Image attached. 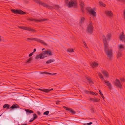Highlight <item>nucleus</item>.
Returning a JSON list of instances; mask_svg holds the SVG:
<instances>
[{
    "label": "nucleus",
    "instance_id": "obj_52",
    "mask_svg": "<svg viewBox=\"0 0 125 125\" xmlns=\"http://www.w3.org/2000/svg\"><path fill=\"white\" fill-rule=\"evenodd\" d=\"M35 119H34V118H32L31 119H30V120L29 122H32Z\"/></svg>",
    "mask_w": 125,
    "mask_h": 125
},
{
    "label": "nucleus",
    "instance_id": "obj_3",
    "mask_svg": "<svg viewBox=\"0 0 125 125\" xmlns=\"http://www.w3.org/2000/svg\"><path fill=\"white\" fill-rule=\"evenodd\" d=\"M104 49L106 53L108 56L109 58H111L112 57V50L111 49L109 50L107 49H108V45L107 46V48L106 49L104 48Z\"/></svg>",
    "mask_w": 125,
    "mask_h": 125
},
{
    "label": "nucleus",
    "instance_id": "obj_26",
    "mask_svg": "<svg viewBox=\"0 0 125 125\" xmlns=\"http://www.w3.org/2000/svg\"><path fill=\"white\" fill-rule=\"evenodd\" d=\"M48 19L44 18V19H41V20H36L37 21H38L41 22L42 21H46L48 20Z\"/></svg>",
    "mask_w": 125,
    "mask_h": 125
},
{
    "label": "nucleus",
    "instance_id": "obj_24",
    "mask_svg": "<svg viewBox=\"0 0 125 125\" xmlns=\"http://www.w3.org/2000/svg\"><path fill=\"white\" fill-rule=\"evenodd\" d=\"M89 13L92 15L94 16H95L96 15V12H95L93 10H91Z\"/></svg>",
    "mask_w": 125,
    "mask_h": 125
},
{
    "label": "nucleus",
    "instance_id": "obj_32",
    "mask_svg": "<svg viewBox=\"0 0 125 125\" xmlns=\"http://www.w3.org/2000/svg\"><path fill=\"white\" fill-rule=\"evenodd\" d=\"M99 4L100 5H101L104 7H105L106 5L105 4H104L101 1L99 2Z\"/></svg>",
    "mask_w": 125,
    "mask_h": 125
},
{
    "label": "nucleus",
    "instance_id": "obj_20",
    "mask_svg": "<svg viewBox=\"0 0 125 125\" xmlns=\"http://www.w3.org/2000/svg\"><path fill=\"white\" fill-rule=\"evenodd\" d=\"M122 51H118V52L117 54V58H120L122 56Z\"/></svg>",
    "mask_w": 125,
    "mask_h": 125
},
{
    "label": "nucleus",
    "instance_id": "obj_25",
    "mask_svg": "<svg viewBox=\"0 0 125 125\" xmlns=\"http://www.w3.org/2000/svg\"><path fill=\"white\" fill-rule=\"evenodd\" d=\"M10 106V105L8 104H4L3 106V108H6L7 109H9Z\"/></svg>",
    "mask_w": 125,
    "mask_h": 125
},
{
    "label": "nucleus",
    "instance_id": "obj_63",
    "mask_svg": "<svg viewBox=\"0 0 125 125\" xmlns=\"http://www.w3.org/2000/svg\"><path fill=\"white\" fill-rule=\"evenodd\" d=\"M49 90H50V92L52 90H53V89L52 88L51 89H49Z\"/></svg>",
    "mask_w": 125,
    "mask_h": 125
},
{
    "label": "nucleus",
    "instance_id": "obj_30",
    "mask_svg": "<svg viewBox=\"0 0 125 125\" xmlns=\"http://www.w3.org/2000/svg\"><path fill=\"white\" fill-rule=\"evenodd\" d=\"M84 92L87 94H91V91H89L87 90H84Z\"/></svg>",
    "mask_w": 125,
    "mask_h": 125
},
{
    "label": "nucleus",
    "instance_id": "obj_10",
    "mask_svg": "<svg viewBox=\"0 0 125 125\" xmlns=\"http://www.w3.org/2000/svg\"><path fill=\"white\" fill-rule=\"evenodd\" d=\"M42 6H43L44 7H46L47 8H48V9H52L53 7L52 6H48L47 4L46 3H42V1L41 2H40V4Z\"/></svg>",
    "mask_w": 125,
    "mask_h": 125
},
{
    "label": "nucleus",
    "instance_id": "obj_16",
    "mask_svg": "<svg viewBox=\"0 0 125 125\" xmlns=\"http://www.w3.org/2000/svg\"><path fill=\"white\" fill-rule=\"evenodd\" d=\"M118 50L119 51H122L121 50L123 49L124 48V45L122 44H119L118 45Z\"/></svg>",
    "mask_w": 125,
    "mask_h": 125
},
{
    "label": "nucleus",
    "instance_id": "obj_12",
    "mask_svg": "<svg viewBox=\"0 0 125 125\" xmlns=\"http://www.w3.org/2000/svg\"><path fill=\"white\" fill-rule=\"evenodd\" d=\"M120 39L122 41H125V34L123 32H122V34H120Z\"/></svg>",
    "mask_w": 125,
    "mask_h": 125
},
{
    "label": "nucleus",
    "instance_id": "obj_31",
    "mask_svg": "<svg viewBox=\"0 0 125 125\" xmlns=\"http://www.w3.org/2000/svg\"><path fill=\"white\" fill-rule=\"evenodd\" d=\"M68 52H74L73 49H69L67 50Z\"/></svg>",
    "mask_w": 125,
    "mask_h": 125
},
{
    "label": "nucleus",
    "instance_id": "obj_58",
    "mask_svg": "<svg viewBox=\"0 0 125 125\" xmlns=\"http://www.w3.org/2000/svg\"><path fill=\"white\" fill-rule=\"evenodd\" d=\"M19 28L20 29H23V27L19 26Z\"/></svg>",
    "mask_w": 125,
    "mask_h": 125
},
{
    "label": "nucleus",
    "instance_id": "obj_56",
    "mask_svg": "<svg viewBox=\"0 0 125 125\" xmlns=\"http://www.w3.org/2000/svg\"><path fill=\"white\" fill-rule=\"evenodd\" d=\"M37 113L39 115H40L41 114L40 113L39 111H37Z\"/></svg>",
    "mask_w": 125,
    "mask_h": 125
},
{
    "label": "nucleus",
    "instance_id": "obj_41",
    "mask_svg": "<svg viewBox=\"0 0 125 125\" xmlns=\"http://www.w3.org/2000/svg\"><path fill=\"white\" fill-rule=\"evenodd\" d=\"M47 51H43L41 53L43 54V55H45L47 54Z\"/></svg>",
    "mask_w": 125,
    "mask_h": 125
},
{
    "label": "nucleus",
    "instance_id": "obj_40",
    "mask_svg": "<svg viewBox=\"0 0 125 125\" xmlns=\"http://www.w3.org/2000/svg\"><path fill=\"white\" fill-rule=\"evenodd\" d=\"M34 2L36 3L40 4V2H41V1H40V0H34Z\"/></svg>",
    "mask_w": 125,
    "mask_h": 125
},
{
    "label": "nucleus",
    "instance_id": "obj_4",
    "mask_svg": "<svg viewBox=\"0 0 125 125\" xmlns=\"http://www.w3.org/2000/svg\"><path fill=\"white\" fill-rule=\"evenodd\" d=\"M11 11L14 14H24L25 13L21 10H17L15 9H11Z\"/></svg>",
    "mask_w": 125,
    "mask_h": 125
},
{
    "label": "nucleus",
    "instance_id": "obj_27",
    "mask_svg": "<svg viewBox=\"0 0 125 125\" xmlns=\"http://www.w3.org/2000/svg\"><path fill=\"white\" fill-rule=\"evenodd\" d=\"M54 60L52 59H50V60L47 61L46 62V64L50 63L51 62H54Z\"/></svg>",
    "mask_w": 125,
    "mask_h": 125
},
{
    "label": "nucleus",
    "instance_id": "obj_5",
    "mask_svg": "<svg viewBox=\"0 0 125 125\" xmlns=\"http://www.w3.org/2000/svg\"><path fill=\"white\" fill-rule=\"evenodd\" d=\"M114 83L117 87L119 88H122V84L120 81L118 79H116L115 82H114Z\"/></svg>",
    "mask_w": 125,
    "mask_h": 125
},
{
    "label": "nucleus",
    "instance_id": "obj_14",
    "mask_svg": "<svg viewBox=\"0 0 125 125\" xmlns=\"http://www.w3.org/2000/svg\"><path fill=\"white\" fill-rule=\"evenodd\" d=\"M25 30H28L29 31H31L33 32H36V31L35 30L32 29L31 28L29 27H25Z\"/></svg>",
    "mask_w": 125,
    "mask_h": 125
},
{
    "label": "nucleus",
    "instance_id": "obj_19",
    "mask_svg": "<svg viewBox=\"0 0 125 125\" xmlns=\"http://www.w3.org/2000/svg\"><path fill=\"white\" fill-rule=\"evenodd\" d=\"M102 73L104 76L107 77L108 76V73L106 71L103 70L102 71Z\"/></svg>",
    "mask_w": 125,
    "mask_h": 125
},
{
    "label": "nucleus",
    "instance_id": "obj_11",
    "mask_svg": "<svg viewBox=\"0 0 125 125\" xmlns=\"http://www.w3.org/2000/svg\"><path fill=\"white\" fill-rule=\"evenodd\" d=\"M104 82L105 83H106V85L108 86V88L110 90H111L112 88V86L110 83L109 81H106L104 80Z\"/></svg>",
    "mask_w": 125,
    "mask_h": 125
},
{
    "label": "nucleus",
    "instance_id": "obj_33",
    "mask_svg": "<svg viewBox=\"0 0 125 125\" xmlns=\"http://www.w3.org/2000/svg\"><path fill=\"white\" fill-rule=\"evenodd\" d=\"M47 54L48 55H52V54L51 51H47Z\"/></svg>",
    "mask_w": 125,
    "mask_h": 125
},
{
    "label": "nucleus",
    "instance_id": "obj_34",
    "mask_svg": "<svg viewBox=\"0 0 125 125\" xmlns=\"http://www.w3.org/2000/svg\"><path fill=\"white\" fill-rule=\"evenodd\" d=\"M59 8V6L58 5H55L54 7V9L57 10H58Z\"/></svg>",
    "mask_w": 125,
    "mask_h": 125
},
{
    "label": "nucleus",
    "instance_id": "obj_23",
    "mask_svg": "<svg viewBox=\"0 0 125 125\" xmlns=\"http://www.w3.org/2000/svg\"><path fill=\"white\" fill-rule=\"evenodd\" d=\"M98 63L96 62H94L93 63L91 64V66L92 68H94V67H96L98 66Z\"/></svg>",
    "mask_w": 125,
    "mask_h": 125
},
{
    "label": "nucleus",
    "instance_id": "obj_22",
    "mask_svg": "<svg viewBox=\"0 0 125 125\" xmlns=\"http://www.w3.org/2000/svg\"><path fill=\"white\" fill-rule=\"evenodd\" d=\"M38 89L40 91H43V92H45L47 93L50 92V90L49 89Z\"/></svg>",
    "mask_w": 125,
    "mask_h": 125
},
{
    "label": "nucleus",
    "instance_id": "obj_39",
    "mask_svg": "<svg viewBox=\"0 0 125 125\" xmlns=\"http://www.w3.org/2000/svg\"><path fill=\"white\" fill-rule=\"evenodd\" d=\"M84 19H85L84 17H81V21L80 22V23H81L83 22L84 21Z\"/></svg>",
    "mask_w": 125,
    "mask_h": 125
},
{
    "label": "nucleus",
    "instance_id": "obj_47",
    "mask_svg": "<svg viewBox=\"0 0 125 125\" xmlns=\"http://www.w3.org/2000/svg\"><path fill=\"white\" fill-rule=\"evenodd\" d=\"M82 41L83 42V44H84V45H85V46L86 47H87L86 46H87V45L86 43L84 41H83V40H82Z\"/></svg>",
    "mask_w": 125,
    "mask_h": 125
},
{
    "label": "nucleus",
    "instance_id": "obj_17",
    "mask_svg": "<svg viewBox=\"0 0 125 125\" xmlns=\"http://www.w3.org/2000/svg\"><path fill=\"white\" fill-rule=\"evenodd\" d=\"M105 13L107 15L110 16H112L113 14L111 11H105Z\"/></svg>",
    "mask_w": 125,
    "mask_h": 125
},
{
    "label": "nucleus",
    "instance_id": "obj_48",
    "mask_svg": "<svg viewBox=\"0 0 125 125\" xmlns=\"http://www.w3.org/2000/svg\"><path fill=\"white\" fill-rule=\"evenodd\" d=\"M100 79L102 80H103L104 79V78H103V77L102 75L100 77Z\"/></svg>",
    "mask_w": 125,
    "mask_h": 125
},
{
    "label": "nucleus",
    "instance_id": "obj_50",
    "mask_svg": "<svg viewBox=\"0 0 125 125\" xmlns=\"http://www.w3.org/2000/svg\"><path fill=\"white\" fill-rule=\"evenodd\" d=\"M88 81L89 82V83H93V82L92 81L91 79H90Z\"/></svg>",
    "mask_w": 125,
    "mask_h": 125
},
{
    "label": "nucleus",
    "instance_id": "obj_43",
    "mask_svg": "<svg viewBox=\"0 0 125 125\" xmlns=\"http://www.w3.org/2000/svg\"><path fill=\"white\" fill-rule=\"evenodd\" d=\"M120 79L122 82H124L125 81V79L124 78H121Z\"/></svg>",
    "mask_w": 125,
    "mask_h": 125
},
{
    "label": "nucleus",
    "instance_id": "obj_42",
    "mask_svg": "<svg viewBox=\"0 0 125 125\" xmlns=\"http://www.w3.org/2000/svg\"><path fill=\"white\" fill-rule=\"evenodd\" d=\"M49 111H47L43 113V114L44 115H48L49 114Z\"/></svg>",
    "mask_w": 125,
    "mask_h": 125
},
{
    "label": "nucleus",
    "instance_id": "obj_2",
    "mask_svg": "<svg viewBox=\"0 0 125 125\" xmlns=\"http://www.w3.org/2000/svg\"><path fill=\"white\" fill-rule=\"evenodd\" d=\"M27 40H34L35 41H37V42H39L40 43L42 44H43L45 46H47V44L45 42H44L43 41L39 39L36 38H28Z\"/></svg>",
    "mask_w": 125,
    "mask_h": 125
},
{
    "label": "nucleus",
    "instance_id": "obj_21",
    "mask_svg": "<svg viewBox=\"0 0 125 125\" xmlns=\"http://www.w3.org/2000/svg\"><path fill=\"white\" fill-rule=\"evenodd\" d=\"M19 106L17 104H13L10 108L13 109L17 108H19Z\"/></svg>",
    "mask_w": 125,
    "mask_h": 125
},
{
    "label": "nucleus",
    "instance_id": "obj_18",
    "mask_svg": "<svg viewBox=\"0 0 125 125\" xmlns=\"http://www.w3.org/2000/svg\"><path fill=\"white\" fill-rule=\"evenodd\" d=\"M25 111H26V114L27 115L33 113V111L30 109H25Z\"/></svg>",
    "mask_w": 125,
    "mask_h": 125
},
{
    "label": "nucleus",
    "instance_id": "obj_38",
    "mask_svg": "<svg viewBox=\"0 0 125 125\" xmlns=\"http://www.w3.org/2000/svg\"><path fill=\"white\" fill-rule=\"evenodd\" d=\"M99 94L101 96V97L103 98H104V97L103 96V94L102 93L101 90H99Z\"/></svg>",
    "mask_w": 125,
    "mask_h": 125
},
{
    "label": "nucleus",
    "instance_id": "obj_46",
    "mask_svg": "<svg viewBox=\"0 0 125 125\" xmlns=\"http://www.w3.org/2000/svg\"><path fill=\"white\" fill-rule=\"evenodd\" d=\"M37 19H33L32 18H29V20H30V21H37L36 20Z\"/></svg>",
    "mask_w": 125,
    "mask_h": 125
},
{
    "label": "nucleus",
    "instance_id": "obj_62",
    "mask_svg": "<svg viewBox=\"0 0 125 125\" xmlns=\"http://www.w3.org/2000/svg\"><path fill=\"white\" fill-rule=\"evenodd\" d=\"M25 27L23 26V29L25 30Z\"/></svg>",
    "mask_w": 125,
    "mask_h": 125
},
{
    "label": "nucleus",
    "instance_id": "obj_59",
    "mask_svg": "<svg viewBox=\"0 0 125 125\" xmlns=\"http://www.w3.org/2000/svg\"><path fill=\"white\" fill-rule=\"evenodd\" d=\"M36 49H34L33 50V51L32 52H33V53H34V52H35L36 51Z\"/></svg>",
    "mask_w": 125,
    "mask_h": 125
},
{
    "label": "nucleus",
    "instance_id": "obj_45",
    "mask_svg": "<svg viewBox=\"0 0 125 125\" xmlns=\"http://www.w3.org/2000/svg\"><path fill=\"white\" fill-rule=\"evenodd\" d=\"M91 94H92L93 95H97V93H94V92H91Z\"/></svg>",
    "mask_w": 125,
    "mask_h": 125
},
{
    "label": "nucleus",
    "instance_id": "obj_54",
    "mask_svg": "<svg viewBox=\"0 0 125 125\" xmlns=\"http://www.w3.org/2000/svg\"><path fill=\"white\" fill-rule=\"evenodd\" d=\"M92 124H93L92 122H90L86 124H87V125H91Z\"/></svg>",
    "mask_w": 125,
    "mask_h": 125
},
{
    "label": "nucleus",
    "instance_id": "obj_61",
    "mask_svg": "<svg viewBox=\"0 0 125 125\" xmlns=\"http://www.w3.org/2000/svg\"><path fill=\"white\" fill-rule=\"evenodd\" d=\"M86 79H87L89 80L90 79H91L90 78H89V77H87L86 78Z\"/></svg>",
    "mask_w": 125,
    "mask_h": 125
},
{
    "label": "nucleus",
    "instance_id": "obj_49",
    "mask_svg": "<svg viewBox=\"0 0 125 125\" xmlns=\"http://www.w3.org/2000/svg\"><path fill=\"white\" fill-rule=\"evenodd\" d=\"M118 1L121 2H125V0H117Z\"/></svg>",
    "mask_w": 125,
    "mask_h": 125
},
{
    "label": "nucleus",
    "instance_id": "obj_9",
    "mask_svg": "<svg viewBox=\"0 0 125 125\" xmlns=\"http://www.w3.org/2000/svg\"><path fill=\"white\" fill-rule=\"evenodd\" d=\"M46 57L47 56L44 55H43L41 53L39 54L36 55L35 57V59H38L39 58L40 59H43L45 57Z\"/></svg>",
    "mask_w": 125,
    "mask_h": 125
},
{
    "label": "nucleus",
    "instance_id": "obj_7",
    "mask_svg": "<svg viewBox=\"0 0 125 125\" xmlns=\"http://www.w3.org/2000/svg\"><path fill=\"white\" fill-rule=\"evenodd\" d=\"M103 43L104 44V48L105 49H106L107 48V46L108 45V43L104 35L103 36Z\"/></svg>",
    "mask_w": 125,
    "mask_h": 125
},
{
    "label": "nucleus",
    "instance_id": "obj_35",
    "mask_svg": "<svg viewBox=\"0 0 125 125\" xmlns=\"http://www.w3.org/2000/svg\"><path fill=\"white\" fill-rule=\"evenodd\" d=\"M87 10L90 12L92 10L90 7H88L86 9Z\"/></svg>",
    "mask_w": 125,
    "mask_h": 125
},
{
    "label": "nucleus",
    "instance_id": "obj_29",
    "mask_svg": "<svg viewBox=\"0 0 125 125\" xmlns=\"http://www.w3.org/2000/svg\"><path fill=\"white\" fill-rule=\"evenodd\" d=\"M32 58L31 57H30L26 61V62L29 63H30V62L31 61V60H32Z\"/></svg>",
    "mask_w": 125,
    "mask_h": 125
},
{
    "label": "nucleus",
    "instance_id": "obj_53",
    "mask_svg": "<svg viewBox=\"0 0 125 125\" xmlns=\"http://www.w3.org/2000/svg\"><path fill=\"white\" fill-rule=\"evenodd\" d=\"M33 52H32L31 53H30L29 55V57H31L32 56L33 54Z\"/></svg>",
    "mask_w": 125,
    "mask_h": 125
},
{
    "label": "nucleus",
    "instance_id": "obj_6",
    "mask_svg": "<svg viewBox=\"0 0 125 125\" xmlns=\"http://www.w3.org/2000/svg\"><path fill=\"white\" fill-rule=\"evenodd\" d=\"M63 107L66 110L69 112L70 113L72 114H74L76 113V112L72 108H70L65 106H63Z\"/></svg>",
    "mask_w": 125,
    "mask_h": 125
},
{
    "label": "nucleus",
    "instance_id": "obj_8",
    "mask_svg": "<svg viewBox=\"0 0 125 125\" xmlns=\"http://www.w3.org/2000/svg\"><path fill=\"white\" fill-rule=\"evenodd\" d=\"M80 3V8L81 10V12L83 13H84V11L83 10H84V3L83 1H79Z\"/></svg>",
    "mask_w": 125,
    "mask_h": 125
},
{
    "label": "nucleus",
    "instance_id": "obj_1",
    "mask_svg": "<svg viewBox=\"0 0 125 125\" xmlns=\"http://www.w3.org/2000/svg\"><path fill=\"white\" fill-rule=\"evenodd\" d=\"M93 30V26L91 21H90L89 24L88 26L86 31L89 34H92Z\"/></svg>",
    "mask_w": 125,
    "mask_h": 125
},
{
    "label": "nucleus",
    "instance_id": "obj_13",
    "mask_svg": "<svg viewBox=\"0 0 125 125\" xmlns=\"http://www.w3.org/2000/svg\"><path fill=\"white\" fill-rule=\"evenodd\" d=\"M76 3H75L74 1H72L69 2V4L68 6L69 7H72L73 6H76Z\"/></svg>",
    "mask_w": 125,
    "mask_h": 125
},
{
    "label": "nucleus",
    "instance_id": "obj_57",
    "mask_svg": "<svg viewBox=\"0 0 125 125\" xmlns=\"http://www.w3.org/2000/svg\"><path fill=\"white\" fill-rule=\"evenodd\" d=\"M94 98H92L90 99V100L92 101H94Z\"/></svg>",
    "mask_w": 125,
    "mask_h": 125
},
{
    "label": "nucleus",
    "instance_id": "obj_51",
    "mask_svg": "<svg viewBox=\"0 0 125 125\" xmlns=\"http://www.w3.org/2000/svg\"><path fill=\"white\" fill-rule=\"evenodd\" d=\"M61 102L60 101H56V104H60V103Z\"/></svg>",
    "mask_w": 125,
    "mask_h": 125
},
{
    "label": "nucleus",
    "instance_id": "obj_55",
    "mask_svg": "<svg viewBox=\"0 0 125 125\" xmlns=\"http://www.w3.org/2000/svg\"><path fill=\"white\" fill-rule=\"evenodd\" d=\"M91 112L92 113H94V109L93 108H91Z\"/></svg>",
    "mask_w": 125,
    "mask_h": 125
},
{
    "label": "nucleus",
    "instance_id": "obj_64",
    "mask_svg": "<svg viewBox=\"0 0 125 125\" xmlns=\"http://www.w3.org/2000/svg\"><path fill=\"white\" fill-rule=\"evenodd\" d=\"M45 49V48H43L42 49V50L43 51V50H44Z\"/></svg>",
    "mask_w": 125,
    "mask_h": 125
},
{
    "label": "nucleus",
    "instance_id": "obj_15",
    "mask_svg": "<svg viewBox=\"0 0 125 125\" xmlns=\"http://www.w3.org/2000/svg\"><path fill=\"white\" fill-rule=\"evenodd\" d=\"M25 30H28L29 31H31L33 32H36V31L35 30L32 29L31 28L29 27H25Z\"/></svg>",
    "mask_w": 125,
    "mask_h": 125
},
{
    "label": "nucleus",
    "instance_id": "obj_44",
    "mask_svg": "<svg viewBox=\"0 0 125 125\" xmlns=\"http://www.w3.org/2000/svg\"><path fill=\"white\" fill-rule=\"evenodd\" d=\"M100 100V99H97L96 98H94V102H99Z\"/></svg>",
    "mask_w": 125,
    "mask_h": 125
},
{
    "label": "nucleus",
    "instance_id": "obj_60",
    "mask_svg": "<svg viewBox=\"0 0 125 125\" xmlns=\"http://www.w3.org/2000/svg\"><path fill=\"white\" fill-rule=\"evenodd\" d=\"M98 75L99 76V77L101 76V75H102V74L100 73H99L98 74Z\"/></svg>",
    "mask_w": 125,
    "mask_h": 125
},
{
    "label": "nucleus",
    "instance_id": "obj_37",
    "mask_svg": "<svg viewBox=\"0 0 125 125\" xmlns=\"http://www.w3.org/2000/svg\"><path fill=\"white\" fill-rule=\"evenodd\" d=\"M44 73L46 74H49V75H55L56 74V73H54L53 74H52L51 73H49L48 72H44Z\"/></svg>",
    "mask_w": 125,
    "mask_h": 125
},
{
    "label": "nucleus",
    "instance_id": "obj_28",
    "mask_svg": "<svg viewBox=\"0 0 125 125\" xmlns=\"http://www.w3.org/2000/svg\"><path fill=\"white\" fill-rule=\"evenodd\" d=\"M111 37V34H108L106 36L107 38V40L109 41L110 39V38Z\"/></svg>",
    "mask_w": 125,
    "mask_h": 125
},
{
    "label": "nucleus",
    "instance_id": "obj_36",
    "mask_svg": "<svg viewBox=\"0 0 125 125\" xmlns=\"http://www.w3.org/2000/svg\"><path fill=\"white\" fill-rule=\"evenodd\" d=\"M38 117L37 116L36 114H34L33 116V118H34V119H36Z\"/></svg>",
    "mask_w": 125,
    "mask_h": 125
}]
</instances>
